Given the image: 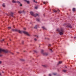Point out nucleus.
Segmentation results:
<instances>
[{
  "label": "nucleus",
  "instance_id": "nucleus-1",
  "mask_svg": "<svg viewBox=\"0 0 76 76\" xmlns=\"http://www.w3.org/2000/svg\"><path fill=\"white\" fill-rule=\"evenodd\" d=\"M12 30L13 31H17V32H18L20 34H22V32L24 33V34H26V35H27L28 36H29L30 35L29 34H28V33L26 32V31H20V30H18L17 29H13Z\"/></svg>",
  "mask_w": 76,
  "mask_h": 76
},
{
  "label": "nucleus",
  "instance_id": "nucleus-2",
  "mask_svg": "<svg viewBox=\"0 0 76 76\" xmlns=\"http://www.w3.org/2000/svg\"><path fill=\"white\" fill-rule=\"evenodd\" d=\"M1 52H4V53H6L8 52V51L7 50H3L1 48H0V53ZM2 55L0 54V57H1Z\"/></svg>",
  "mask_w": 76,
  "mask_h": 76
},
{
  "label": "nucleus",
  "instance_id": "nucleus-3",
  "mask_svg": "<svg viewBox=\"0 0 76 76\" xmlns=\"http://www.w3.org/2000/svg\"><path fill=\"white\" fill-rule=\"evenodd\" d=\"M30 14L31 15H32V16H34V17H37V16H38V15L37 14H36V15H34V13L32 12H30Z\"/></svg>",
  "mask_w": 76,
  "mask_h": 76
},
{
  "label": "nucleus",
  "instance_id": "nucleus-4",
  "mask_svg": "<svg viewBox=\"0 0 76 76\" xmlns=\"http://www.w3.org/2000/svg\"><path fill=\"white\" fill-rule=\"evenodd\" d=\"M44 52V50H41V53L44 55V56H47L48 55V53H44L43 52Z\"/></svg>",
  "mask_w": 76,
  "mask_h": 76
},
{
  "label": "nucleus",
  "instance_id": "nucleus-5",
  "mask_svg": "<svg viewBox=\"0 0 76 76\" xmlns=\"http://www.w3.org/2000/svg\"><path fill=\"white\" fill-rule=\"evenodd\" d=\"M57 31H58V32H63V30H62V29H61V30H60L59 29H57Z\"/></svg>",
  "mask_w": 76,
  "mask_h": 76
},
{
  "label": "nucleus",
  "instance_id": "nucleus-6",
  "mask_svg": "<svg viewBox=\"0 0 76 76\" xmlns=\"http://www.w3.org/2000/svg\"><path fill=\"white\" fill-rule=\"evenodd\" d=\"M17 3H18V4H20V6H22V4H20V3L19 2V1H18L17 2Z\"/></svg>",
  "mask_w": 76,
  "mask_h": 76
},
{
  "label": "nucleus",
  "instance_id": "nucleus-7",
  "mask_svg": "<svg viewBox=\"0 0 76 76\" xmlns=\"http://www.w3.org/2000/svg\"><path fill=\"white\" fill-rule=\"evenodd\" d=\"M24 1H26L27 3L28 4L29 3V1H27V0H24Z\"/></svg>",
  "mask_w": 76,
  "mask_h": 76
},
{
  "label": "nucleus",
  "instance_id": "nucleus-8",
  "mask_svg": "<svg viewBox=\"0 0 76 76\" xmlns=\"http://www.w3.org/2000/svg\"><path fill=\"white\" fill-rule=\"evenodd\" d=\"M76 9L75 8H73L72 9V11L73 12H75V11Z\"/></svg>",
  "mask_w": 76,
  "mask_h": 76
},
{
  "label": "nucleus",
  "instance_id": "nucleus-9",
  "mask_svg": "<svg viewBox=\"0 0 76 76\" xmlns=\"http://www.w3.org/2000/svg\"><path fill=\"white\" fill-rule=\"evenodd\" d=\"M68 26H69V28H72V26H71V25H70V24H69Z\"/></svg>",
  "mask_w": 76,
  "mask_h": 76
},
{
  "label": "nucleus",
  "instance_id": "nucleus-10",
  "mask_svg": "<svg viewBox=\"0 0 76 76\" xmlns=\"http://www.w3.org/2000/svg\"><path fill=\"white\" fill-rule=\"evenodd\" d=\"M59 34L61 35H63V32H60L59 33Z\"/></svg>",
  "mask_w": 76,
  "mask_h": 76
},
{
  "label": "nucleus",
  "instance_id": "nucleus-11",
  "mask_svg": "<svg viewBox=\"0 0 76 76\" xmlns=\"http://www.w3.org/2000/svg\"><path fill=\"white\" fill-rule=\"evenodd\" d=\"M2 6L4 7H5V4H2Z\"/></svg>",
  "mask_w": 76,
  "mask_h": 76
},
{
  "label": "nucleus",
  "instance_id": "nucleus-12",
  "mask_svg": "<svg viewBox=\"0 0 76 76\" xmlns=\"http://www.w3.org/2000/svg\"><path fill=\"white\" fill-rule=\"evenodd\" d=\"M62 63V61H59L58 64H61Z\"/></svg>",
  "mask_w": 76,
  "mask_h": 76
},
{
  "label": "nucleus",
  "instance_id": "nucleus-13",
  "mask_svg": "<svg viewBox=\"0 0 76 76\" xmlns=\"http://www.w3.org/2000/svg\"><path fill=\"white\" fill-rule=\"evenodd\" d=\"M48 2H44L43 3L44 4H47V3H48Z\"/></svg>",
  "mask_w": 76,
  "mask_h": 76
},
{
  "label": "nucleus",
  "instance_id": "nucleus-14",
  "mask_svg": "<svg viewBox=\"0 0 76 76\" xmlns=\"http://www.w3.org/2000/svg\"><path fill=\"white\" fill-rule=\"evenodd\" d=\"M12 3H16V1H15L13 0L12 1Z\"/></svg>",
  "mask_w": 76,
  "mask_h": 76
},
{
  "label": "nucleus",
  "instance_id": "nucleus-15",
  "mask_svg": "<svg viewBox=\"0 0 76 76\" xmlns=\"http://www.w3.org/2000/svg\"><path fill=\"white\" fill-rule=\"evenodd\" d=\"M42 28L43 29H46V28H45V27H44V26L42 27Z\"/></svg>",
  "mask_w": 76,
  "mask_h": 76
},
{
  "label": "nucleus",
  "instance_id": "nucleus-16",
  "mask_svg": "<svg viewBox=\"0 0 76 76\" xmlns=\"http://www.w3.org/2000/svg\"><path fill=\"white\" fill-rule=\"evenodd\" d=\"M34 28L35 29H37V25H36V26H35L34 27Z\"/></svg>",
  "mask_w": 76,
  "mask_h": 76
},
{
  "label": "nucleus",
  "instance_id": "nucleus-17",
  "mask_svg": "<svg viewBox=\"0 0 76 76\" xmlns=\"http://www.w3.org/2000/svg\"><path fill=\"white\" fill-rule=\"evenodd\" d=\"M49 50H50V51H51V52H53V51H52V49H51L49 48Z\"/></svg>",
  "mask_w": 76,
  "mask_h": 76
},
{
  "label": "nucleus",
  "instance_id": "nucleus-18",
  "mask_svg": "<svg viewBox=\"0 0 76 76\" xmlns=\"http://www.w3.org/2000/svg\"><path fill=\"white\" fill-rule=\"evenodd\" d=\"M63 71L64 72H66V70H63Z\"/></svg>",
  "mask_w": 76,
  "mask_h": 76
},
{
  "label": "nucleus",
  "instance_id": "nucleus-19",
  "mask_svg": "<svg viewBox=\"0 0 76 76\" xmlns=\"http://www.w3.org/2000/svg\"><path fill=\"white\" fill-rule=\"evenodd\" d=\"M33 1L34 2V3H37V1H35V0H33Z\"/></svg>",
  "mask_w": 76,
  "mask_h": 76
},
{
  "label": "nucleus",
  "instance_id": "nucleus-20",
  "mask_svg": "<svg viewBox=\"0 0 76 76\" xmlns=\"http://www.w3.org/2000/svg\"><path fill=\"white\" fill-rule=\"evenodd\" d=\"M37 21H38V22L39 21V20L38 19H37Z\"/></svg>",
  "mask_w": 76,
  "mask_h": 76
},
{
  "label": "nucleus",
  "instance_id": "nucleus-21",
  "mask_svg": "<svg viewBox=\"0 0 76 76\" xmlns=\"http://www.w3.org/2000/svg\"><path fill=\"white\" fill-rule=\"evenodd\" d=\"M35 37H37V38H38V35H35Z\"/></svg>",
  "mask_w": 76,
  "mask_h": 76
},
{
  "label": "nucleus",
  "instance_id": "nucleus-22",
  "mask_svg": "<svg viewBox=\"0 0 76 76\" xmlns=\"http://www.w3.org/2000/svg\"><path fill=\"white\" fill-rule=\"evenodd\" d=\"M37 8H38V7H35V9H37Z\"/></svg>",
  "mask_w": 76,
  "mask_h": 76
},
{
  "label": "nucleus",
  "instance_id": "nucleus-23",
  "mask_svg": "<svg viewBox=\"0 0 76 76\" xmlns=\"http://www.w3.org/2000/svg\"><path fill=\"white\" fill-rule=\"evenodd\" d=\"M54 12H57V10H54Z\"/></svg>",
  "mask_w": 76,
  "mask_h": 76
},
{
  "label": "nucleus",
  "instance_id": "nucleus-24",
  "mask_svg": "<svg viewBox=\"0 0 76 76\" xmlns=\"http://www.w3.org/2000/svg\"><path fill=\"white\" fill-rule=\"evenodd\" d=\"M34 41H37V39L35 38L34 39Z\"/></svg>",
  "mask_w": 76,
  "mask_h": 76
},
{
  "label": "nucleus",
  "instance_id": "nucleus-25",
  "mask_svg": "<svg viewBox=\"0 0 76 76\" xmlns=\"http://www.w3.org/2000/svg\"><path fill=\"white\" fill-rule=\"evenodd\" d=\"M8 29H10L11 28V27H8Z\"/></svg>",
  "mask_w": 76,
  "mask_h": 76
},
{
  "label": "nucleus",
  "instance_id": "nucleus-26",
  "mask_svg": "<svg viewBox=\"0 0 76 76\" xmlns=\"http://www.w3.org/2000/svg\"><path fill=\"white\" fill-rule=\"evenodd\" d=\"M48 47H50L51 46V45L49 44L48 45Z\"/></svg>",
  "mask_w": 76,
  "mask_h": 76
},
{
  "label": "nucleus",
  "instance_id": "nucleus-27",
  "mask_svg": "<svg viewBox=\"0 0 76 76\" xmlns=\"http://www.w3.org/2000/svg\"><path fill=\"white\" fill-rule=\"evenodd\" d=\"M11 14H12V15H11V16H13V13L12 12Z\"/></svg>",
  "mask_w": 76,
  "mask_h": 76
},
{
  "label": "nucleus",
  "instance_id": "nucleus-28",
  "mask_svg": "<svg viewBox=\"0 0 76 76\" xmlns=\"http://www.w3.org/2000/svg\"><path fill=\"white\" fill-rule=\"evenodd\" d=\"M1 41H4V39H3Z\"/></svg>",
  "mask_w": 76,
  "mask_h": 76
},
{
  "label": "nucleus",
  "instance_id": "nucleus-29",
  "mask_svg": "<svg viewBox=\"0 0 76 76\" xmlns=\"http://www.w3.org/2000/svg\"><path fill=\"white\" fill-rule=\"evenodd\" d=\"M23 29H24V30H25L26 29V28H23Z\"/></svg>",
  "mask_w": 76,
  "mask_h": 76
},
{
  "label": "nucleus",
  "instance_id": "nucleus-30",
  "mask_svg": "<svg viewBox=\"0 0 76 76\" xmlns=\"http://www.w3.org/2000/svg\"><path fill=\"white\" fill-rule=\"evenodd\" d=\"M49 76H51V74H49Z\"/></svg>",
  "mask_w": 76,
  "mask_h": 76
},
{
  "label": "nucleus",
  "instance_id": "nucleus-31",
  "mask_svg": "<svg viewBox=\"0 0 76 76\" xmlns=\"http://www.w3.org/2000/svg\"><path fill=\"white\" fill-rule=\"evenodd\" d=\"M60 11V10H58V12H59Z\"/></svg>",
  "mask_w": 76,
  "mask_h": 76
},
{
  "label": "nucleus",
  "instance_id": "nucleus-32",
  "mask_svg": "<svg viewBox=\"0 0 76 76\" xmlns=\"http://www.w3.org/2000/svg\"><path fill=\"white\" fill-rule=\"evenodd\" d=\"M22 13V12H19V13Z\"/></svg>",
  "mask_w": 76,
  "mask_h": 76
},
{
  "label": "nucleus",
  "instance_id": "nucleus-33",
  "mask_svg": "<svg viewBox=\"0 0 76 76\" xmlns=\"http://www.w3.org/2000/svg\"><path fill=\"white\" fill-rule=\"evenodd\" d=\"M1 61H0V64H1Z\"/></svg>",
  "mask_w": 76,
  "mask_h": 76
},
{
  "label": "nucleus",
  "instance_id": "nucleus-34",
  "mask_svg": "<svg viewBox=\"0 0 76 76\" xmlns=\"http://www.w3.org/2000/svg\"><path fill=\"white\" fill-rule=\"evenodd\" d=\"M53 75H56V74H53Z\"/></svg>",
  "mask_w": 76,
  "mask_h": 76
},
{
  "label": "nucleus",
  "instance_id": "nucleus-35",
  "mask_svg": "<svg viewBox=\"0 0 76 76\" xmlns=\"http://www.w3.org/2000/svg\"><path fill=\"white\" fill-rule=\"evenodd\" d=\"M65 68H67V66H65Z\"/></svg>",
  "mask_w": 76,
  "mask_h": 76
},
{
  "label": "nucleus",
  "instance_id": "nucleus-36",
  "mask_svg": "<svg viewBox=\"0 0 76 76\" xmlns=\"http://www.w3.org/2000/svg\"><path fill=\"white\" fill-rule=\"evenodd\" d=\"M10 41H11V39H10Z\"/></svg>",
  "mask_w": 76,
  "mask_h": 76
},
{
  "label": "nucleus",
  "instance_id": "nucleus-37",
  "mask_svg": "<svg viewBox=\"0 0 76 76\" xmlns=\"http://www.w3.org/2000/svg\"><path fill=\"white\" fill-rule=\"evenodd\" d=\"M12 54H13V53H11Z\"/></svg>",
  "mask_w": 76,
  "mask_h": 76
},
{
  "label": "nucleus",
  "instance_id": "nucleus-38",
  "mask_svg": "<svg viewBox=\"0 0 76 76\" xmlns=\"http://www.w3.org/2000/svg\"><path fill=\"white\" fill-rule=\"evenodd\" d=\"M23 61H24V60H22Z\"/></svg>",
  "mask_w": 76,
  "mask_h": 76
},
{
  "label": "nucleus",
  "instance_id": "nucleus-39",
  "mask_svg": "<svg viewBox=\"0 0 76 76\" xmlns=\"http://www.w3.org/2000/svg\"><path fill=\"white\" fill-rule=\"evenodd\" d=\"M1 75V74L0 73V75Z\"/></svg>",
  "mask_w": 76,
  "mask_h": 76
}]
</instances>
